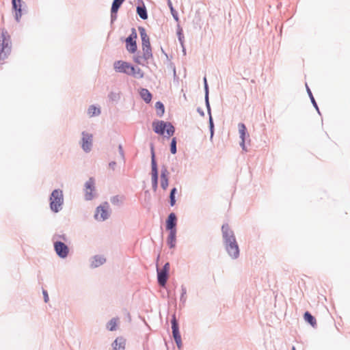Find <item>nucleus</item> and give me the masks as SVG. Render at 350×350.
<instances>
[{"label": "nucleus", "instance_id": "nucleus-36", "mask_svg": "<svg viewBox=\"0 0 350 350\" xmlns=\"http://www.w3.org/2000/svg\"><path fill=\"white\" fill-rule=\"evenodd\" d=\"M43 295H44V301L46 303L49 301V295H48V293L46 291H43Z\"/></svg>", "mask_w": 350, "mask_h": 350}, {"label": "nucleus", "instance_id": "nucleus-29", "mask_svg": "<svg viewBox=\"0 0 350 350\" xmlns=\"http://www.w3.org/2000/svg\"><path fill=\"white\" fill-rule=\"evenodd\" d=\"M105 262V259L101 256H95L92 261V266L96 267L103 265Z\"/></svg>", "mask_w": 350, "mask_h": 350}, {"label": "nucleus", "instance_id": "nucleus-19", "mask_svg": "<svg viewBox=\"0 0 350 350\" xmlns=\"http://www.w3.org/2000/svg\"><path fill=\"white\" fill-rule=\"evenodd\" d=\"M157 275H158V282L159 285L161 286H165L167 278H168V273L163 271L162 270H157Z\"/></svg>", "mask_w": 350, "mask_h": 350}, {"label": "nucleus", "instance_id": "nucleus-42", "mask_svg": "<svg viewBox=\"0 0 350 350\" xmlns=\"http://www.w3.org/2000/svg\"><path fill=\"white\" fill-rule=\"evenodd\" d=\"M292 350H295V347H293V349H292Z\"/></svg>", "mask_w": 350, "mask_h": 350}, {"label": "nucleus", "instance_id": "nucleus-4", "mask_svg": "<svg viewBox=\"0 0 350 350\" xmlns=\"http://www.w3.org/2000/svg\"><path fill=\"white\" fill-rule=\"evenodd\" d=\"M142 56H135L133 57V61L137 64L144 65V62L152 58V49L150 44L142 45Z\"/></svg>", "mask_w": 350, "mask_h": 350}, {"label": "nucleus", "instance_id": "nucleus-6", "mask_svg": "<svg viewBox=\"0 0 350 350\" xmlns=\"http://www.w3.org/2000/svg\"><path fill=\"white\" fill-rule=\"evenodd\" d=\"M137 33L135 29H133L131 34L126 39V49L131 53H134L137 51Z\"/></svg>", "mask_w": 350, "mask_h": 350}, {"label": "nucleus", "instance_id": "nucleus-33", "mask_svg": "<svg viewBox=\"0 0 350 350\" xmlns=\"http://www.w3.org/2000/svg\"><path fill=\"white\" fill-rule=\"evenodd\" d=\"M170 150L172 154H175L176 152V139L175 137L172 139Z\"/></svg>", "mask_w": 350, "mask_h": 350}, {"label": "nucleus", "instance_id": "nucleus-22", "mask_svg": "<svg viewBox=\"0 0 350 350\" xmlns=\"http://www.w3.org/2000/svg\"><path fill=\"white\" fill-rule=\"evenodd\" d=\"M246 131L247 129L244 124H239V131L240 133V137L241 138V145L243 146V148L245 147V136L246 134Z\"/></svg>", "mask_w": 350, "mask_h": 350}, {"label": "nucleus", "instance_id": "nucleus-1", "mask_svg": "<svg viewBox=\"0 0 350 350\" xmlns=\"http://www.w3.org/2000/svg\"><path fill=\"white\" fill-rule=\"evenodd\" d=\"M12 43L10 36L5 29H0V60L6 59L10 54Z\"/></svg>", "mask_w": 350, "mask_h": 350}, {"label": "nucleus", "instance_id": "nucleus-34", "mask_svg": "<svg viewBox=\"0 0 350 350\" xmlns=\"http://www.w3.org/2000/svg\"><path fill=\"white\" fill-rule=\"evenodd\" d=\"M168 5L170 8L171 12L176 20H178L177 14L173 8L172 3L170 0H168Z\"/></svg>", "mask_w": 350, "mask_h": 350}, {"label": "nucleus", "instance_id": "nucleus-25", "mask_svg": "<svg viewBox=\"0 0 350 350\" xmlns=\"http://www.w3.org/2000/svg\"><path fill=\"white\" fill-rule=\"evenodd\" d=\"M304 317L305 321L310 323L312 327H315L317 325L316 319L310 312H306Z\"/></svg>", "mask_w": 350, "mask_h": 350}, {"label": "nucleus", "instance_id": "nucleus-13", "mask_svg": "<svg viewBox=\"0 0 350 350\" xmlns=\"http://www.w3.org/2000/svg\"><path fill=\"white\" fill-rule=\"evenodd\" d=\"M82 137V148L83 149L88 152L91 149L92 142V135L89 133H83Z\"/></svg>", "mask_w": 350, "mask_h": 350}, {"label": "nucleus", "instance_id": "nucleus-18", "mask_svg": "<svg viewBox=\"0 0 350 350\" xmlns=\"http://www.w3.org/2000/svg\"><path fill=\"white\" fill-rule=\"evenodd\" d=\"M12 6L15 10L16 18L17 21H19V18L22 16V10H21L22 1H21V0H12Z\"/></svg>", "mask_w": 350, "mask_h": 350}, {"label": "nucleus", "instance_id": "nucleus-37", "mask_svg": "<svg viewBox=\"0 0 350 350\" xmlns=\"http://www.w3.org/2000/svg\"><path fill=\"white\" fill-rule=\"evenodd\" d=\"M210 124H211V136H212L213 133V124L211 118L210 119Z\"/></svg>", "mask_w": 350, "mask_h": 350}, {"label": "nucleus", "instance_id": "nucleus-17", "mask_svg": "<svg viewBox=\"0 0 350 350\" xmlns=\"http://www.w3.org/2000/svg\"><path fill=\"white\" fill-rule=\"evenodd\" d=\"M126 340L122 337H118L112 343L113 350H124Z\"/></svg>", "mask_w": 350, "mask_h": 350}, {"label": "nucleus", "instance_id": "nucleus-41", "mask_svg": "<svg viewBox=\"0 0 350 350\" xmlns=\"http://www.w3.org/2000/svg\"><path fill=\"white\" fill-rule=\"evenodd\" d=\"M310 94H311V93H310ZM310 96H312V95H310ZM311 99H312V103H314V105L316 106V105H316V103H315L314 99V98H313L312 96H311Z\"/></svg>", "mask_w": 350, "mask_h": 350}, {"label": "nucleus", "instance_id": "nucleus-11", "mask_svg": "<svg viewBox=\"0 0 350 350\" xmlns=\"http://www.w3.org/2000/svg\"><path fill=\"white\" fill-rule=\"evenodd\" d=\"M94 180L93 178H90L85 185V199L88 200H92L94 195L93 191H94Z\"/></svg>", "mask_w": 350, "mask_h": 350}, {"label": "nucleus", "instance_id": "nucleus-31", "mask_svg": "<svg viewBox=\"0 0 350 350\" xmlns=\"http://www.w3.org/2000/svg\"><path fill=\"white\" fill-rule=\"evenodd\" d=\"M118 319H112L107 324V328L110 331H114L116 329Z\"/></svg>", "mask_w": 350, "mask_h": 350}, {"label": "nucleus", "instance_id": "nucleus-27", "mask_svg": "<svg viewBox=\"0 0 350 350\" xmlns=\"http://www.w3.org/2000/svg\"><path fill=\"white\" fill-rule=\"evenodd\" d=\"M137 12L138 15L140 16V18H142V19H146L148 18L146 9L145 7L138 6L137 8Z\"/></svg>", "mask_w": 350, "mask_h": 350}, {"label": "nucleus", "instance_id": "nucleus-20", "mask_svg": "<svg viewBox=\"0 0 350 350\" xmlns=\"http://www.w3.org/2000/svg\"><path fill=\"white\" fill-rule=\"evenodd\" d=\"M167 170L165 169L161 174V187L163 190H166L168 187L169 180L167 178Z\"/></svg>", "mask_w": 350, "mask_h": 350}, {"label": "nucleus", "instance_id": "nucleus-3", "mask_svg": "<svg viewBox=\"0 0 350 350\" xmlns=\"http://www.w3.org/2000/svg\"><path fill=\"white\" fill-rule=\"evenodd\" d=\"M64 202L62 191L60 189L54 190L50 198L51 209L57 213L61 208Z\"/></svg>", "mask_w": 350, "mask_h": 350}, {"label": "nucleus", "instance_id": "nucleus-16", "mask_svg": "<svg viewBox=\"0 0 350 350\" xmlns=\"http://www.w3.org/2000/svg\"><path fill=\"white\" fill-rule=\"evenodd\" d=\"M176 225V216L174 213H172L169 215L166 221V228L167 230H176L175 226Z\"/></svg>", "mask_w": 350, "mask_h": 350}, {"label": "nucleus", "instance_id": "nucleus-28", "mask_svg": "<svg viewBox=\"0 0 350 350\" xmlns=\"http://www.w3.org/2000/svg\"><path fill=\"white\" fill-rule=\"evenodd\" d=\"M100 109L96 107L94 105L90 106L88 111V113L90 117L97 116V115L100 114Z\"/></svg>", "mask_w": 350, "mask_h": 350}, {"label": "nucleus", "instance_id": "nucleus-23", "mask_svg": "<svg viewBox=\"0 0 350 350\" xmlns=\"http://www.w3.org/2000/svg\"><path fill=\"white\" fill-rule=\"evenodd\" d=\"M176 230L170 231L167 238V243L171 248L174 247L176 244Z\"/></svg>", "mask_w": 350, "mask_h": 350}, {"label": "nucleus", "instance_id": "nucleus-5", "mask_svg": "<svg viewBox=\"0 0 350 350\" xmlns=\"http://www.w3.org/2000/svg\"><path fill=\"white\" fill-rule=\"evenodd\" d=\"M151 179H152V189L154 191L157 189L158 185V170L157 165L155 160L154 152L153 148H152V159H151Z\"/></svg>", "mask_w": 350, "mask_h": 350}, {"label": "nucleus", "instance_id": "nucleus-8", "mask_svg": "<svg viewBox=\"0 0 350 350\" xmlns=\"http://www.w3.org/2000/svg\"><path fill=\"white\" fill-rule=\"evenodd\" d=\"M226 249L228 254L233 258H237L239 255V249L236 240L225 243Z\"/></svg>", "mask_w": 350, "mask_h": 350}, {"label": "nucleus", "instance_id": "nucleus-24", "mask_svg": "<svg viewBox=\"0 0 350 350\" xmlns=\"http://www.w3.org/2000/svg\"><path fill=\"white\" fill-rule=\"evenodd\" d=\"M124 0H113L111 6V15L116 14Z\"/></svg>", "mask_w": 350, "mask_h": 350}, {"label": "nucleus", "instance_id": "nucleus-9", "mask_svg": "<svg viewBox=\"0 0 350 350\" xmlns=\"http://www.w3.org/2000/svg\"><path fill=\"white\" fill-rule=\"evenodd\" d=\"M172 334L174 338L176 341V343L178 346V347L180 349L182 346V340H181V336L178 330V323L176 321L175 316H173V318L172 319Z\"/></svg>", "mask_w": 350, "mask_h": 350}, {"label": "nucleus", "instance_id": "nucleus-39", "mask_svg": "<svg viewBox=\"0 0 350 350\" xmlns=\"http://www.w3.org/2000/svg\"><path fill=\"white\" fill-rule=\"evenodd\" d=\"M112 202H113V203L118 202H119L118 197H117V196H116V197L113 198V199H112Z\"/></svg>", "mask_w": 350, "mask_h": 350}, {"label": "nucleus", "instance_id": "nucleus-30", "mask_svg": "<svg viewBox=\"0 0 350 350\" xmlns=\"http://www.w3.org/2000/svg\"><path fill=\"white\" fill-rule=\"evenodd\" d=\"M155 108L157 111V114L159 116H163L165 111L164 105H163V103L161 102H157L155 104Z\"/></svg>", "mask_w": 350, "mask_h": 350}, {"label": "nucleus", "instance_id": "nucleus-26", "mask_svg": "<svg viewBox=\"0 0 350 350\" xmlns=\"http://www.w3.org/2000/svg\"><path fill=\"white\" fill-rule=\"evenodd\" d=\"M140 36L142 38V45H144L145 44H150L149 37L148 36V35L144 28L140 29Z\"/></svg>", "mask_w": 350, "mask_h": 350}, {"label": "nucleus", "instance_id": "nucleus-21", "mask_svg": "<svg viewBox=\"0 0 350 350\" xmlns=\"http://www.w3.org/2000/svg\"><path fill=\"white\" fill-rule=\"evenodd\" d=\"M139 94L142 98L147 103H150L152 100L151 93L145 88H142L139 91Z\"/></svg>", "mask_w": 350, "mask_h": 350}, {"label": "nucleus", "instance_id": "nucleus-40", "mask_svg": "<svg viewBox=\"0 0 350 350\" xmlns=\"http://www.w3.org/2000/svg\"><path fill=\"white\" fill-rule=\"evenodd\" d=\"M204 83L205 89H206V90L207 91L208 85H207V82H206V77H204Z\"/></svg>", "mask_w": 350, "mask_h": 350}, {"label": "nucleus", "instance_id": "nucleus-7", "mask_svg": "<svg viewBox=\"0 0 350 350\" xmlns=\"http://www.w3.org/2000/svg\"><path fill=\"white\" fill-rule=\"evenodd\" d=\"M130 66L131 64L127 62L118 60L113 63V69L117 72L124 73L129 75Z\"/></svg>", "mask_w": 350, "mask_h": 350}, {"label": "nucleus", "instance_id": "nucleus-32", "mask_svg": "<svg viewBox=\"0 0 350 350\" xmlns=\"http://www.w3.org/2000/svg\"><path fill=\"white\" fill-rule=\"evenodd\" d=\"M176 191H177L176 188L174 187L171 190V192H170V205L172 206H174L175 204H176L175 194H176Z\"/></svg>", "mask_w": 350, "mask_h": 350}, {"label": "nucleus", "instance_id": "nucleus-14", "mask_svg": "<svg viewBox=\"0 0 350 350\" xmlns=\"http://www.w3.org/2000/svg\"><path fill=\"white\" fill-rule=\"evenodd\" d=\"M129 75L136 79H142L144 77V72L140 68L131 64Z\"/></svg>", "mask_w": 350, "mask_h": 350}, {"label": "nucleus", "instance_id": "nucleus-15", "mask_svg": "<svg viewBox=\"0 0 350 350\" xmlns=\"http://www.w3.org/2000/svg\"><path fill=\"white\" fill-rule=\"evenodd\" d=\"M108 216L109 213L107 208H105L104 206H100L97 208L95 213V218L97 220L104 221L108 217Z\"/></svg>", "mask_w": 350, "mask_h": 350}, {"label": "nucleus", "instance_id": "nucleus-35", "mask_svg": "<svg viewBox=\"0 0 350 350\" xmlns=\"http://www.w3.org/2000/svg\"><path fill=\"white\" fill-rule=\"evenodd\" d=\"M163 271L169 273L170 271V263L166 262L165 265L163 266V268L161 269Z\"/></svg>", "mask_w": 350, "mask_h": 350}, {"label": "nucleus", "instance_id": "nucleus-2", "mask_svg": "<svg viewBox=\"0 0 350 350\" xmlns=\"http://www.w3.org/2000/svg\"><path fill=\"white\" fill-rule=\"evenodd\" d=\"M152 127L154 131L159 135H164L165 131L168 137L173 135L175 131L174 127L171 123L165 122L162 120L153 122Z\"/></svg>", "mask_w": 350, "mask_h": 350}, {"label": "nucleus", "instance_id": "nucleus-38", "mask_svg": "<svg viewBox=\"0 0 350 350\" xmlns=\"http://www.w3.org/2000/svg\"><path fill=\"white\" fill-rule=\"evenodd\" d=\"M109 167L111 168H112L113 170L114 169V166L116 165V163L115 162H111V163H109Z\"/></svg>", "mask_w": 350, "mask_h": 350}, {"label": "nucleus", "instance_id": "nucleus-12", "mask_svg": "<svg viewBox=\"0 0 350 350\" xmlns=\"http://www.w3.org/2000/svg\"><path fill=\"white\" fill-rule=\"evenodd\" d=\"M222 235L224 243L230 242L235 239L234 232L228 224H224L221 227Z\"/></svg>", "mask_w": 350, "mask_h": 350}, {"label": "nucleus", "instance_id": "nucleus-10", "mask_svg": "<svg viewBox=\"0 0 350 350\" xmlns=\"http://www.w3.org/2000/svg\"><path fill=\"white\" fill-rule=\"evenodd\" d=\"M54 248L57 254L60 258H64L68 256L69 249L65 243L61 241H56L54 243Z\"/></svg>", "mask_w": 350, "mask_h": 350}]
</instances>
